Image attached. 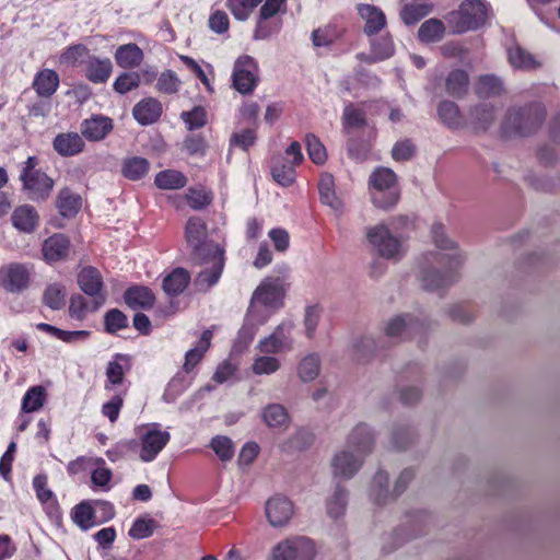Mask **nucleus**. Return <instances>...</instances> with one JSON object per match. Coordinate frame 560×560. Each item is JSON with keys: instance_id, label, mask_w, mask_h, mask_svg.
<instances>
[{"instance_id": "f257e3e1", "label": "nucleus", "mask_w": 560, "mask_h": 560, "mask_svg": "<svg viewBox=\"0 0 560 560\" xmlns=\"http://www.w3.org/2000/svg\"><path fill=\"white\" fill-rule=\"evenodd\" d=\"M432 237L435 245L443 249L448 250L447 254L434 256L440 265L446 267L444 273L435 268L423 267L420 271V281L423 289L433 291L450 284L454 278V271L464 262V256L457 249L455 243L450 240L445 234V229L442 224H434L432 226Z\"/></svg>"}, {"instance_id": "f03ea898", "label": "nucleus", "mask_w": 560, "mask_h": 560, "mask_svg": "<svg viewBox=\"0 0 560 560\" xmlns=\"http://www.w3.org/2000/svg\"><path fill=\"white\" fill-rule=\"evenodd\" d=\"M373 434L369 425L359 424L350 433L347 447L331 459L332 475L342 479L352 478L361 468L364 457L371 453Z\"/></svg>"}, {"instance_id": "7ed1b4c3", "label": "nucleus", "mask_w": 560, "mask_h": 560, "mask_svg": "<svg viewBox=\"0 0 560 560\" xmlns=\"http://www.w3.org/2000/svg\"><path fill=\"white\" fill-rule=\"evenodd\" d=\"M282 295L280 279H265L253 294L247 312L246 324L242 327L240 336H245L248 341H252L258 326L265 324L271 311L279 307Z\"/></svg>"}, {"instance_id": "20e7f679", "label": "nucleus", "mask_w": 560, "mask_h": 560, "mask_svg": "<svg viewBox=\"0 0 560 560\" xmlns=\"http://www.w3.org/2000/svg\"><path fill=\"white\" fill-rule=\"evenodd\" d=\"M371 201L380 209L395 207L400 198L397 175L388 167H377L369 178Z\"/></svg>"}, {"instance_id": "39448f33", "label": "nucleus", "mask_w": 560, "mask_h": 560, "mask_svg": "<svg viewBox=\"0 0 560 560\" xmlns=\"http://www.w3.org/2000/svg\"><path fill=\"white\" fill-rule=\"evenodd\" d=\"M488 18V3L483 0H465L458 10L446 15L453 34H463L481 27Z\"/></svg>"}, {"instance_id": "423d86ee", "label": "nucleus", "mask_w": 560, "mask_h": 560, "mask_svg": "<svg viewBox=\"0 0 560 560\" xmlns=\"http://www.w3.org/2000/svg\"><path fill=\"white\" fill-rule=\"evenodd\" d=\"M545 117V107L539 103L522 108H511L504 120V128L521 136H526L538 129Z\"/></svg>"}, {"instance_id": "0eeeda50", "label": "nucleus", "mask_w": 560, "mask_h": 560, "mask_svg": "<svg viewBox=\"0 0 560 560\" xmlns=\"http://www.w3.org/2000/svg\"><path fill=\"white\" fill-rule=\"evenodd\" d=\"M315 545L308 537L292 536L277 542L267 560H314Z\"/></svg>"}, {"instance_id": "6e6552de", "label": "nucleus", "mask_w": 560, "mask_h": 560, "mask_svg": "<svg viewBox=\"0 0 560 560\" xmlns=\"http://www.w3.org/2000/svg\"><path fill=\"white\" fill-rule=\"evenodd\" d=\"M366 237L377 254L386 259L399 260L404 254L401 240L394 235L384 224L368 229Z\"/></svg>"}, {"instance_id": "1a4fd4ad", "label": "nucleus", "mask_w": 560, "mask_h": 560, "mask_svg": "<svg viewBox=\"0 0 560 560\" xmlns=\"http://www.w3.org/2000/svg\"><path fill=\"white\" fill-rule=\"evenodd\" d=\"M258 81V66L255 59L248 55L238 57L232 73L233 88L241 94H250Z\"/></svg>"}, {"instance_id": "9d476101", "label": "nucleus", "mask_w": 560, "mask_h": 560, "mask_svg": "<svg viewBox=\"0 0 560 560\" xmlns=\"http://www.w3.org/2000/svg\"><path fill=\"white\" fill-rule=\"evenodd\" d=\"M293 323L285 320L279 324L268 336L261 338L256 348L264 354H278L293 349L294 340L292 338Z\"/></svg>"}, {"instance_id": "9b49d317", "label": "nucleus", "mask_w": 560, "mask_h": 560, "mask_svg": "<svg viewBox=\"0 0 560 560\" xmlns=\"http://www.w3.org/2000/svg\"><path fill=\"white\" fill-rule=\"evenodd\" d=\"M201 259L210 266L198 273L196 285L199 290L207 291L221 277L224 267L223 249L219 245H210L208 246V253Z\"/></svg>"}, {"instance_id": "f8f14e48", "label": "nucleus", "mask_w": 560, "mask_h": 560, "mask_svg": "<svg viewBox=\"0 0 560 560\" xmlns=\"http://www.w3.org/2000/svg\"><path fill=\"white\" fill-rule=\"evenodd\" d=\"M31 269L21 262H10L0 268V287L10 293H21L30 285Z\"/></svg>"}, {"instance_id": "ddd939ff", "label": "nucleus", "mask_w": 560, "mask_h": 560, "mask_svg": "<svg viewBox=\"0 0 560 560\" xmlns=\"http://www.w3.org/2000/svg\"><path fill=\"white\" fill-rule=\"evenodd\" d=\"M171 435L159 423L142 425V460L150 462L166 446Z\"/></svg>"}, {"instance_id": "4468645a", "label": "nucleus", "mask_w": 560, "mask_h": 560, "mask_svg": "<svg viewBox=\"0 0 560 560\" xmlns=\"http://www.w3.org/2000/svg\"><path fill=\"white\" fill-rule=\"evenodd\" d=\"M265 514L270 526L282 528L292 520L294 515V504L287 497L276 494L267 500Z\"/></svg>"}, {"instance_id": "2eb2a0df", "label": "nucleus", "mask_w": 560, "mask_h": 560, "mask_svg": "<svg viewBox=\"0 0 560 560\" xmlns=\"http://www.w3.org/2000/svg\"><path fill=\"white\" fill-rule=\"evenodd\" d=\"M78 284L85 294L93 298V311L105 303L106 298L102 291L103 280L97 269L94 267L83 268L78 275Z\"/></svg>"}, {"instance_id": "dca6fc26", "label": "nucleus", "mask_w": 560, "mask_h": 560, "mask_svg": "<svg viewBox=\"0 0 560 560\" xmlns=\"http://www.w3.org/2000/svg\"><path fill=\"white\" fill-rule=\"evenodd\" d=\"M20 179L32 200H45L54 187V180L42 171L21 173Z\"/></svg>"}, {"instance_id": "f3484780", "label": "nucleus", "mask_w": 560, "mask_h": 560, "mask_svg": "<svg viewBox=\"0 0 560 560\" xmlns=\"http://www.w3.org/2000/svg\"><path fill=\"white\" fill-rule=\"evenodd\" d=\"M185 236L188 245L192 248L197 257L203 258L208 253V246L214 243H206V225L199 218H190L187 221Z\"/></svg>"}, {"instance_id": "a211bd4d", "label": "nucleus", "mask_w": 560, "mask_h": 560, "mask_svg": "<svg viewBox=\"0 0 560 560\" xmlns=\"http://www.w3.org/2000/svg\"><path fill=\"white\" fill-rule=\"evenodd\" d=\"M70 248L69 238L61 233L54 234L43 243V257L48 262H55L66 259Z\"/></svg>"}, {"instance_id": "6ab92c4d", "label": "nucleus", "mask_w": 560, "mask_h": 560, "mask_svg": "<svg viewBox=\"0 0 560 560\" xmlns=\"http://www.w3.org/2000/svg\"><path fill=\"white\" fill-rule=\"evenodd\" d=\"M11 221L16 230L30 234L38 226L39 215L33 206L22 205L13 210Z\"/></svg>"}, {"instance_id": "aec40b11", "label": "nucleus", "mask_w": 560, "mask_h": 560, "mask_svg": "<svg viewBox=\"0 0 560 560\" xmlns=\"http://www.w3.org/2000/svg\"><path fill=\"white\" fill-rule=\"evenodd\" d=\"M358 12L365 21L363 31L366 35L372 36L385 27L386 16L380 8L372 4H359Z\"/></svg>"}, {"instance_id": "412c9836", "label": "nucleus", "mask_w": 560, "mask_h": 560, "mask_svg": "<svg viewBox=\"0 0 560 560\" xmlns=\"http://www.w3.org/2000/svg\"><path fill=\"white\" fill-rule=\"evenodd\" d=\"M52 147L61 156H73L83 151L84 141L77 132H62L55 137Z\"/></svg>"}, {"instance_id": "4be33fe9", "label": "nucleus", "mask_w": 560, "mask_h": 560, "mask_svg": "<svg viewBox=\"0 0 560 560\" xmlns=\"http://www.w3.org/2000/svg\"><path fill=\"white\" fill-rule=\"evenodd\" d=\"M418 327V320H416L411 315H399L387 323L385 332L389 338H402L411 336Z\"/></svg>"}, {"instance_id": "5701e85b", "label": "nucleus", "mask_w": 560, "mask_h": 560, "mask_svg": "<svg viewBox=\"0 0 560 560\" xmlns=\"http://www.w3.org/2000/svg\"><path fill=\"white\" fill-rule=\"evenodd\" d=\"M113 71L112 61L108 58L89 57L85 66V77L93 83H105Z\"/></svg>"}, {"instance_id": "b1692460", "label": "nucleus", "mask_w": 560, "mask_h": 560, "mask_svg": "<svg viewBox=\"0 0 560 560\" xmlns=\"http://www.w3.org/2000/svg\"><path fill=\"white\" fill-rule=\"evenodd\" d=\"M112 119L104 116H95L82 124V135L89 140H101L112 130Z\"/></svg>"}, {"instance_id": "393cba45", "label": "nucleus", "mask_w": 560, "mask_h": 560, "mask_svg": "<svg viewBox=\"0 0 560 560\" xmlns=\"http://www.w3.org/2000/svg\"><path fill=\"white\" fill-rule=\"evenodd\" d=\"M212 338V331L207 329L202 332L198 343L192 349L188 350L185 355L183 369L186 373H190L195 366L202 360L205 353L208 351Z\"/></svg>"}, {"instance_id": "a878e982", "label": "nucleus", "mask_w": 560, "mask_h": 560, "mask_svg": "<svg viewBox=\"0 0 560 560\" xmlns=\"http://www.w3.org/2000/svg\"><path fill=\"white\" fill-rule=\"evenodd\" d=\"M59 86V75L51 69L39 71L34 79L33 88L39 96H51Z\"/></svg>"}, {"instance_id": "bb28decb", "label": "nucleus", "mask_w": 560, "mask_h": 560, "mask_svg": "<svg viewBox=\"0 0 560 560\" xmlns=\"http://www.w3.org/2000/svg\"><path fill=\"white\" fill-rule=\"evenodd\" d=\"M56 207L62 217L72 218L81 208V197L69 188H62L58 194Z\"/></svg>"}, {"instance_id": "cd10ccee", "label": "nucleus", "mask_w": 560, "mask_h": 560, "mask_svg": "<svg viewBox=\"0 0 560 560\" xmlns=\"http://www.w3.org/2000/svg\"><path fill=\"white\" fill-rule=\"evenodd\" d=\"M469 85V75L463 69L452 70L445 78V90L454 97H463Z\"/></svg>"}, {"instance_id": "c85d7f7f", "label": "nucleus", "mask_w": 560, "mask_h": 560, "mask_svg": "<svg viewBox=\"0 0 560 560\" xmlns=\"http://www.w3.org/2000/svg\"><path fill=\"white\" fill-rule=\"evenodd\" d=\"M320 372V357L318 353L304 355L296 368L299 378L304 383L313 382Z\"/></svg>"}, {"instance_id": "c756f323", "label": "nucleus", "mask_w": 560, "mask_h": 560, "mask_svg": "<svg viewBox=\"0 0 560 560\" xmlns=\"http://www.w3.org/2000/svg\"><path fill=\"white\" fill-rule=\"evenodd\" d=\"M320 201L336 212L342 211V201L337 197L334 189V178L329 174L322 175L318 183Z\"/></svg>"}, {"instance_id": "7c9ffc66", "label": "nucleus", "mask_w": 560, "mask_h": 560, "mask_svg": "<svg viewBox=\"0 0 560 560\" xmlns=\"http://www.w3.org/2000/svg\"><path fill=\"white\" fill-rule=\"evenodd\" d=\"M189 281V272L184 268H176L164 278L163 289L168 295H178L187 288Z\"/></svg>"}, {"instance_id": "2f4dec72", "label": "nucleus", "mask_w": 560, "mask_h": 560, "mask_svg": "<svg viewBox=\"0 0 560 560\" xmlns=\"http://www.w3.org/2000/svg\"><path fill=\"white\" fill-rule=\"evenodd\" d=\"M343 28L336 23H329L318 27L312 33V42L316 47H327L341 37Z\"/></svg>"}, {"instance_id": "473e14b6", "label": "nucleus", "mask_w": 560, "mask_h": 560, "mask_svg": "<svg viewBox=\"0 0 560 560\" xmlns=\"http://www.w3.org/2000/svg\"><path fill=\"white\" fill-rule=\"evenodd\" d=\"M438 115L441 121L452 129L462 128L465 125L459 108L454 102H441L438 107Z\"/></svg>"}, {"instance_id": "72a5a7b5", "label": "nucleus", "mask_w": 560, "mask_h": 560, "mask_svg": "<svg viewBox=\"0 0 560 560\" xmlns=\"http://www.w3.org/2000/svg\"><path fill=\"white\" fill-rule=\"evenodd\" d=\"M511 66L521 70H533L540 67V62L528 51L515 45L508 50Z\"/></svg>"}, {"instance_id": "f704fd0d", "label": "nucleus", "mask_w": 560, "mask_h": 560, "mask_svg": "<svg viewBox=\"0 0 560 560\" xmlns=\"http://www.w3.org/2000/svg\"><path fill=\"white\" fill-rule=\"evenodd\" d=\"M262 420L269 428L285 429L290 422L287 409L280 404H270L262 409Z\"/></svg>"}, {"instance_id": "c9c22d12", "label": "nucleus", "mask_w": 560, "mask_h": 560, "mask_svg": "<svg viewBox=\"0 0 560 560\" xmlns=\"http://www.w3.org/2000/svg\"><path fill=\"white\" fill-rule=\"evenodd\" d=\"M387 486V474L383 470L377 471L373 477L371 483V489L369 493L371 500H373L378 505L385 504L392 498V494Z\"/></svg>"}, {"instance_id": "e433bc0d", "label": "nucleus", "mask_w": 560, "mask_h": 560, "mask_svg": "<svg viewBox=\"0 0 560 560\" xmlns=\"http://www.w3.org/2000/svg\"><path fill=\"white\" fill-rule=\"evenodd\" d=\"M494 108L489 104H480L470 109V124L477 130L488 129L494 121Z\"/></svg>"}, {"instance_id": "4c0bfd02", "label": "nucleus", "mask_w": 560, "mask_h": 560, "mask_svg": "<svg viewBox=\"0 0 560 560\" xmlns=\"http://www.w3.org/2000/svg\"><path fill=\"white\" fill-rule=\"evenodd\" d=\"M445 25L439 19H429L418 30V38L423 43H435L443 38Z\"/></svg>"}, {"instance_id": "58836bf2", "label": "nucleus", "mask_w": 560, "mask_h": 560, "mask_svg": "<svg viewBox=\"0 0 560 560\" xmlns=\"http://www.w3.org/2000/svg\"><path fill=\"white\" fill-rule=\"evenodd\" d=\"M46 398L47 393L43 386L30 387L22 399V411L27 413L38 411L44 406Z\"/></svg>"}, {"instance_id": "ea45409f", "label": "nucleus", "mask_w": 560, "mask_h": 560, "mask_svg": "<svg viewBox=\"0 0 560 560\" xmlns=\"http://www.w3.org/2000/svg\"><path fill=\"white\" fill-rule=\"evenodd\" d=\"M73 522L83 530L96 526L95 515L91 501L75 505L71 513Z\"/></svg>"}, {"instance_id": "a19ab883", "label": "nucleus", "mask_w": 560, "mask_h": 560, "mask_svg": "<svg viewBox=\"0 0 560 560\" xmlns=\"http://www.w3.org/2000/svg\"><path fill=\"white\" fill-rule=\"evenodd\" d=\"M296 164L281 159L278 160L271 170L273 179L281 186H290L295 178Z\"/></svg>"}, {"instance_id": "79ce46f5", "label": "nucleus", "mask_w": 560, "mask_h": 560, "mask_svg": "<svg viewBox=\"0 0 560 560\" xmlns=\"http://www.w3.org/2000/svg\"><path fill=\"white\" fill-rule=\"evenodd\" d=\"M129 369V360L124 354H117L108 362L106 369L107 382L112 385H119L122 382L125 372Z\"/></svg>"}, {"instance_id": "37998d69", "label": "nucleus", "mask_w": 560, "mask_h": 560, "mask_svg": "<svg viewBox=\"0 0 560 560\" xmlns=\"http://www.w3.org/2000/svg\"><path fill=\"white\" fill-rule=\"evenodd\" d=\"M155 184L161 189H179L187 184V178L178 171L166 170L155 176Z\"/></svg>"}, {"instance_id": "c03bdc74", "label": "nucleus", "mask_w": 560, "mask_h": 560, "mask_svg": "<svg viewBox=\"0 0 560 560\" xmlns=\"http://www.w3.org/2000/svg\"><path fill=\"white\" fill-rule=\"evenodd\" d=\"M115 60L122 68L136 67L140 62V48L136 44L119 46L115 52Z\"/></svg>"}, {"instance_id": "a18cd8bd", "label": "nucleus", "mask_w": 560, "mask_h": 560, "mask_svg": "<svg viewBox=\"0 0 560 560\" xmlns=\"http://www.w3.org/2000/svg\"><path fill=\"white\" fill-rule=\"evenodd\" d=\"M348 492L345 488L337 486L332 495L327 501V513L332 518H339L346 512Z\"/></svg>"}, {"instance_id": "49530a36", "label": "nucleus", "mask_w": 560, "mask_h": 560, "mask_svg": "<svg viewBox=\"0 0 560 560\" xmlns=\"http://www.w3.org/2000/svg\"><path fill=\"white\" fill-rule=\"evenodd\" d=\"M432 11L428 3H410L402 7L400 18L406 25H413Z\"/></svg>"}, {"instance_id": "de8ad7c7", "label": "nucleus", "mask_w": 560, "mask_h": 560, "mask_svg": "<svg viewBox=\"0 0 560 560\" xmlns=\"http://www.w3.org/2000/svg\"><path fill=\"white\" fill-rule=\"evenodd\" d=\"M280 368V360L270 354L256 357L252 364V371L256 375H271L276 373Z\"/></svg>"}, {"instance_id": "09e8293b", "label": "nucleus", "mask_w": 560, "mask_h": 560, "mask_svg": "<svg viewBox=\"0 0 560 560\" xmlns=\"http://www.w3.org/2000/svg\"><path fill=\"white\" fill-rule=\"evenodd\" d=\"M502 91V83L499 78L486 74L478 79L476 85V93L480 97H489L500 94Z\"/></svg>"}, {"instance_id": "8fccbe9b", "label": "nucleus", "mask_w": 560, "mask_h": 560, "mask_svg": "<svg viewBox=\"0 0 560 560\" xmlns=\"http://www.w3.org/2000/svg\"><path fill=\"white\" fill-rule=\"evenodd\" d=\"M261 0H228L226 7L238 21H246Z\"/></svg>"}, {"instance_id": "3c124183", "label": "nucleus", "mask_w": 560, "mask_h": 560, "mask_svg": "<svg viewBox=\"0 0 560 560\" xmlns=\"http://www.w3.org/2000/svg\"><path fill=\"white\" fill-rule=\"evenodd\" d=\"M65 288L61 284L52 283L44 292V303L51 310H60L65 306Z\"/></svg>"}, {"instance_id": "603ef678", "label": "nucleus", "mask_w": 560, "mask_h": 560, "mask_svg": "<svg viewBox=\"0 0 560 560\" xmlns=\"http://www.w3.org/2000/svg\"><path fill=\"white\" fill-rule=\"evenodd\" d=\"M210 446L222 462L230 460L234 456V445L232 440L228 436H214L211 440Z\"/></svg>"}, {"instance_id": "864d4df0", "label": "nucleus", "mask_w": 560, "mask_h": 560, "mask_svg": "<svg viewBox=\"0 0 560 560\" xmlns=\"http://www.w3.org/2000/svg\"><path fill=\"white\" fill-rule=\"evenodd\" d=\"M372 60L381 61L394 55V43L389 36H383L372 42Z\"/></svg>"}, {"instance_id": "5fc2aeb1", "label": "nucleus", "mask_w": 560, "mask_h": 560, "mask_svg": "<svg viewBox=\"0 0 560 560\" xmlns=\"http://www.w3.org/2000/svg\"><path fill=\"white\" fill-rule=\"evenodd\" d=\"M163 112L162 104L153 98L142 100V125L154 124L159 120Z\"/></svg>"}, {"instance_id": "6e6d98bb", "label": "nucleus", "mask_w": 560, "mask_h": 560, "mask_svg": "<svg viewBox=\"0 0 560 560\" xmlns=\"http://www.w3.org/2000/svg\"><path fill=\"white\" fill-rule=\"evenodd\" d=\"M190 385V380L184 375L177 374L174 376L164 393V399L167 402L174 401L179 395H182Z\"/></svg>"}, {"instance_id": "4d7b16f0", "label": "nucleus", "mask_w": 560, "mask_h": 560, "mask_svg": "<svg viewBox=\"0 0 560 560\" xmlns=\"http://www.w3.org/2000/svg\"><path fill=\"white\" fill-rule=\"evenodd\" d=\"M306 147H307L308 156L315 164L320 165V164L325 163V161L327 159L326 150H325V147L323 145V143L319 141V139L316 136H314V135L306 136Z\"/></svg>"}, {"instance_id": "13d9d810", "label": "nucleus", "mask_w": 560, "mask_h": 560, "mask_svg": "<svg viewBox=\"0 0 560 560\" xmlns=\"http://www.w3.org/2000/svg\"><path fill=\"white\" fill-rule=\"evenodd\" d=\"M127 316L117 308L108 311L104 317L105 330L109 334L127 327Z\"/></svg>"}, {"instance_id": "bf43d9fd", "label": "nucleus", "mask_w": 560, "mask_h": 560, "mask_svg": "<svg viewBox=\"0 0 560 560\" xmlns=\"http://www.w3.org/2000/svg\"><path fill=\"white\" fill-rule=\"evenodd\" d=\"M180 80L172 70H166L158 79L156 89L165 94L176 93L179 89Z\"/></svg>"}, {"instance_id": "052dcab7", "label": "nucleus", "mask_w": 560, "mask_h": 560, "mask_svg": "<svg viewBox=\"0 0 560 560\" xmlns=\"http://www.w3.org/2000/svg\"><path fill=\"white\" fill-rule=\"evenodd\" d=\"M88 51L84 45H72L61 52L59 62L66 66H74L88 55Z\"/></svg>"}, {"instance_id": "680f3d73", "label": "nucleus", "mask_w": 560, "mask_h": 560, "mask_svg": "<svg viewBox=\"0 0 560 560\" xmlns=\"http://www.w3.org/2000/svg\"><path fill=\"white\" fill-rule=\"evenodd\" d=\"M180 118L189 130L199 129L207 122V113L202 107H195L189 112H183Z\"/></svg>"}, {"instance_id": "e2e57ef3", "label": "nucleus", "mask_w": 560, "mask_h": 560, "mask_svg": "<svg viewBox=\"0 0 560 560\" xmlns=\"http://www.w3.org/2000/svg\"><path fill=\"white\" fill-rule=\"evenodd\" d=\"M320 315L322 310L318 305L306 306L303 323L305 327V335L307 338L312 339L314 337L320 319Z\"/></svg>"}, {"instance_id": "0e129e2a", "label": "nucleus", "mask_w": 560, "mask_h": 560, "mask_svg": "<svg viewBox=\"0 0 560 560\" xmlns=\"http://www.w3.org/2000/svg\"><path fill=\"white\" fill-rule=\"evenodd\" d=\"M270 19L258 18L254 32V38L257 40L267 39L271 35L278 33L281 27L280 21L269 22Z\"/></svg>"}, {"instance_id": "69168bd1", "label": "nucleus", "mask_w": 560, "mask_h": 560, "mask_svg": "<svg viewBox=\"0 0 560 560\" xmlns=\"http://www.w3.org/2000/svg\"><path fill=\"white\" fill-rule=\"evenodd\" d=\"M91 502L93 505L96 525L106 523L115 516V509L110 502L103 500H93Z\"/></svg>"}, {"instance_id": "338daca9", "label": "nucleus", "mask_w": 560, "mask_h": 560, "mask_svg": "<svg viewBox=\"0 0 560 560\" xmlns=\"http://www.w3.org/2000/svg\"><path fill=\"white\" fill-rule=\"evenodd\" d=\"M365 122V115L361 109L355 108L353 105L346 106L343 110V126L346 129L360 128Z\"/></svg>"}, {"instance_id": "774afa93", "label": "nucleus", "mask_w": 560, "mask_h": 560, "mask_svg": "<svg viewBox=\"0 0 560 560\" xmlns=\"http://www.w3.org/2000/svg\"><path fill=\"white\" fill-rule=\"evenodd\" d=\"M140 78L136 72H125L119 75L114 82V90L117 93L125 94L132 89H136L139 84Z\"/></svg>"}]
</instances>
